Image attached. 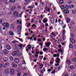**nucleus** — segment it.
<instances>
[{
    "label": "nucleus",
    "mask_w": 76,
    "mask_h": 76,
    "mask_svg": "<svg viewBox=\"0 0 76 76\" xmlns=\"http://www.w3.org/2000/svg\"><path fill=\"white\" fill-rule=\"evenodd\" d=\"M15 51L13 52L12 53V55L13 56H17L18 57H21L22 56V53H21L19 54L18 53L19 52V50L17 48H15Z\"/></svg>",
    "instance_id": "obj_1"
},
{
    "label": "nucleus",
    "mask_w": 76,
    "mask_h": 76,
    "mask_svg": "<svg viewBox=\"0 0 76 76\" xmlns=\"http://www.w3.org/2000/svg\"><path fill=\"white\" fill-rule=\"evenodd\" d=\"M56 59L57 60L55 61L58 64H55V66H59V63H60V59L58 58H57Z\"/></svg>",
    "instance_id": "obj_2"
},
{
    "label": "nucleus",
    "mask_w": 76,
    "mask_h": 76,
    "mask_svg": "<svg viewBox=\"0 0 76 76\" xmlns=\"http://www.w3.org/2000/svg\"><path fill=\"white\" fill-rule=\"evenodd\" d=\"M3 26H4V27L5 28H9V23H8L6 22L3 23L2 24Z\"/></svg>",
    "instance_id": "obj_3"
},
{
    "label": "nucleus",
    "mask_w": 76,
    "mask_h": 76,
    "mask_svg": "<svg viewBox=\"0 0 76 76\" xmlns=\"http://www.w3.org/2000/svg\"><path fill=\"white\" fill-rule=\"evenodd\" d=\"M13 14L15 17H18L19 15L18 14V12L16 11H14L13 13Z\"/></svg>",
    "instance_id": "obj_4"
},
{
    "label": "nucleus",
    "mask_w": 76,
    "mask_h": 76,
    "mask_svg": "<svg viewBox=\"0 0 76 76\" xmlns=\"http://www.w3.org/2000/svg\"><path fill=\"white\" fill-rule=\"evenodd\" d=\"M14 61L15 63H18L19 62V59L18 58H15L14 59Z\"/></svg>",
    "instance_id": "obj_5"
},
{
    "label": "nucleus",
    "mask_w": 76,
    "mask_h": 76,
    "mask_svg": "<svg viewBox=\"0 0 76 76\" xmlns=\"http://www.w3.org/2000/svg\"><path fill=\"white\" fill-rule=\"evenodd\" d=\"M10 73L11 75H13L15 73V70L13 69H11L10 70Z\"/></svg>",
    "instance_id": "obj_6"
},
{
    "label": "nucleus",
    "mask_w": 76,
    "mask_h": 76,
    "mask_svg": "<svg viewBox=\"0 0 76 76\" xmlns=\"http://www.w3.org/2000/svg\"><path fill=\"white\" fill-rule=\"evenodd\" d=\"M16 9V7L15 6H12L11 9V11L12 12H13Z\"/></svg>",
    "instance_id": "obj_7"
},
{
    "label": "nucleus",
    "mask_w": 76,
    "mask_h": 76,
    "mask_svg": "<svg viewBox=\"0 0 76 76\" xmlns=\"http://www.w3.org/2000/svg\"><path fill=\"white\" fill-rule=\"evenodd\" d=\"M9 60V58L7 57H4L3 58V60L5 62H6L7 61Z\"/></svg>",
    "instance_id": "obj_8"
},
{
    "label": "nucleus",
    "mask_w": 76,
    "mask_h": 76,
    "mask_svg": "<svg viewBox=\"0 0 76 76\" xmlns=\"http://www.w3.org/2000/svg\"><path fill=\"white\" fill-rule=\"evenodd\" d=\"M8 53H9V52L7 49H5L4 50V53L5 54H8Z\"/></svg>",
    "instance_id": "obj_9"
},
{
    "label": "nucleus",
    "mask_w": 76,
    "mask_h": 76,
    "mask_svg": "<svg viewBox=\"0 0 76 76\" xmlns=\"http://www.w3.org/2000/svg\"><path fill=\"white\" fill-rule=\"evenodd\" d=\"M12 63L13 64L12 65V67H13L16 68L18 67V65H17V64H14L13 62H12Z\"/></svg>",
    "instance_id": "obj_10"
},
{
    "label": "nucleus",
    "mask_w": 76,
    "mask_h": 76,
    "mask_svg": "<svg viewBox=\"0 0 76 76\" xmlns=\"http://www.w3.org/2000/svg\"><path fill=\"white\" fill-rule=\"evenodd\" d=\"M6 47L7 50H10L11 49V46L9 45H7Z\"/></svg>",
    "instance_id": "obj_11"
},
{
    "label": "nucleus",
    "mask_w": 76,
    "mask_h": 76,
    "mask_svg": "<svg viewBox=\"0 0 76 76\" xmlns=\"http://www.w3.org/2000/svg\"><path fill=\"white\" fill-rule=\"evenodd\" d=\"M51 23L53 24L55 20L53 18H52L50 19Z\"/></svg>",
    "instance_id": "obj_12"
},
{
    "label": "nucleus",
    "mask_w": 76,
    "mask_h": 76,
    "mask_svg": "<svg viewBox=\"0 0 76 76\" xmlns=\"http://www.w3.org/2000/svg\"><path fill=\"white\" fill-rule=\"evenodd\" d=\"M9 72V70L8 69H6L4 70V73L5 74H8V73Z\"/></svg>",
    "instance_id": "obj_13"
},
{
    "label": "nucleus",
    "mask_w": 76,
    "mask_h": 76,
    "mask_svg": "<svg viewBox=\"0 0 76 76\" xmlns=\"http://www.w3.org/2000/svg\"><path fill=\"white\" fill-rule=\"evenodd\" d=\"M64 13H69V10H64Z\"/></svg>",
    "instance_id": "obj_14"
},
{
    "label": "nucleus",
    "mask_w": 76,
    "mask_h": 76,
    "mask_svg": "<svg viewBox=\"0 0 76 76\" xmlns=\"http://www.w3.org/2000/svg\"><path fill=\"white\" fill-rule=\"evenodd\" d=\"M70 40L72 43L74 44L75 42V40L73 39L72 38L70 39Z\"/></svg>",
    "instance_id": "obj_15"
},
{
    "label": "nucleus",
    "mask_w": 76,
    "mask_h": 76,
    "mask_svg": "<svg viewBox=\"0 0 76 76\" xmlns=\"http://www.w3.org/2000/svg\"><path fill=\"white\" fill-rule=\"evenodd\" d=\"M50 44H51V42H48L46 44V45L47 47H50Z\"/></svg>",
    "instance_id": "obj_16"
},
{
    "label": "nucleus",
    "mask_w": 76,
    "mask_h": 76,
    "mask_svg": "<svg viewBox=\"0 0 76 76\" xmlns=\"http://www.w3.org/2000/svg\"><path fill=\"white\" fill-rule=\"evenodd\" d=\"M69 8H71V9H73V8H74V5L72 4L69 5Z\"/></svg>",
    "instance_id": "obj_17"
},
{
    "label": "nucleus",
    "mask_w": 76,
    "mask_h": 76,
    "mask_svg": "<svg viewBox=\"0 0 76 76\" xmlns=\"http://www.w3.org/2000/svg\"><path fill=\"white\" fill-rule=\"evenodd\" d=\"M9 58L10 60L12 61H13V60H14V58H13V57L12 56L9 57Z\"/></svg>",
    "instance_id": "obj_18"
},
{
    "label": "nucleus",
    "mask_w": 76,
    "mask_h": 76,
    "mask_svg": "<svg viewBox=\"0 0 76 76\" xmlns=\"http://www.w3.org/2000/svg\"><path fill=\"white\" fill-rule=\"evenodd\" d=\"M9 64H10L9 63L7 62L5 63V66H6V67H7V66H9Z\"/></svg>",
    "instance_id": "obj_19"
},
{
    "label": "nucleus",
    "mask_w": 76,
    "mask_h": 76,
    "mask_svg": "<svg viewBox=\"0 0 76 76\" xmlns=\"http://www.w3.org/2000/svg\"><path fill=\"white\" fill-rule=\"evenodd\" d=\"M14 27H15V25L14 24H12L11 25V29H14Z\"/></svg>",
    "instance_id": "obj_20"
},
{
    "label": "nucleus",
    "mask_w": 76,
    "mask_h": 76,
    "mask_svg": "<svg viewBox=\"0 0 76 76\" xmlns=\"http://www.w3.org/2000/svg\"><path fill=\"white\" fill-rule=\"evenodd\" d=\"M12 43H13V44H17L18 42L17 41H16L15 40H14L13 41H12Z\"/></svg>",
    "instance_id": "obj_21"
},
{
    "label": "nucleus",
    "mask_w": 76,
    "mask_h": 76,
    "mask_svg": "<svg viewBox=\"0 0 76 76\" xmlns=\"http://www.w3.org/2000/svg\"><path fill=\"white\" fill-rule=\"evenodd\" d=\"M66 63H67V64H70L71 63L70 62V61H69V60H67L66 61Z\"/></svg>",
    "instance_id": "obj_22"
},
{
    "label": "nucleus",
    "mask_w": 76,
    "mask_h": 76,
    "mask_svg": "<svg viewBox=\"0 0 76 76\" xmlns=\"http://www.w3.org/2000/svg\"><path fill=\"white\" fill-rule=\"evenodd\" d=\"M0 24H3L4 23V21L3 20H0Z\"/></svg>",
    "instance_id": "obj_23"
},
{
    "label": "nucleus",
    "mask_w": 76,
    "mask_h": 76,
    "mask_svg": "<svg viewBox=\"0 0 76 76\" xmlns=\"http://www.w3.org/2000/svg\"><path fill=\"white\" fill-rule=\"evenodd\" d=\"M21 74V73L19 71H18L17 73V76H20V75Z\"/></svg>",
    "instance_id": "obj_24"
},
{
    "label": "nucleus",
    "mask_w": 76,
    "mask_h": 76,
    "mask_svg": "<svg viewBox=\"0 0 76 76\" xmlns=\"http://www.w3.org/2000/svg\"><path fill=\"white\" fill-rule=\"evenodd\" d=\"M45 10H46L48 12H50V11L49 8H47V7L45 8Z\"/></svg>",
    "instance_id": "obj_25"
},
{
    "label": "nucleus",
    "mask_w": 76,
    "mask_h": 76,
    "mask_svg": "<svg viewBox=\"0 0 76 76\" xmlns=\"http://www.w3.org/2000/svg\"><path fill=\"white\" fill-rule=\"evenodd\" d=\"M10 35L13 36V32H12V31L10 32Z\"/></svg>",
    "instance_id": "obj_26"
},
{
    "label": "nucleus",
    "mask_w": 76,
    "mask_h": 76,
    "mask_svg": "<svg viewBox=\"0 0 76 76\" xmlns=\"http://www.w3.org/2000/svg\"><path fill=\"white\" fill-rule=\"evenodd\" d=\"M20 33H21V31H17V34L18 35H19L20 34Z\"/></svg>",
    "instance_id": "obj_27"
},
{
    "label": "nucleus",
    "mask_w": 76,
    "mask_h": 76,
    "mask_svg": "<svg viewBox=\"0 0 76 76\" xmlns=\"http://www.w3.org/2000/svg\"><path fill=\"white\" fill-rule=\"evenodd\" d=\"M10 1L11 2V3H15L16 1L15 0H10Z\"/></svg>",
    "instance_id": "obj_28"
},
{
    "label": "nucleus",
    "mask_w": 76,
    "mask_h": 76,
    "mask_svg": "<svg viewBox=\"0 0 76 76\" xmlns=\"http://www.w3.org/2000/svg\"><path fill=\"white\" fill-rule=\"evenodd\" d=\"M19 47V45H15V47L16 48H17L18 49L17 47L18 48Z\"/></svg>",
    "instance_id": "obj_29"
},
{
    "label": "nucleus",
    "mask_w": 76,
    "mask_h": 76,
    "mask_svg": "<svg viewBox=\"0 0 76 76\" xmlns=\"http://www.w3.org/2000/svg\"><path fill=\"white\" fill-rule=\"evenodd\" d=\"M70 20L69 18H67L66 20V22L67 23H69L70 22Z\"/></svg>",
    "instance_id": "obj_30"
},
{
    "label": "nucleus",
    "mask_w": 76,
    "mask_h": 76,
    "mask_svg": "<svg viewBox=\"0 0 76 76\" xmlns=\"http://www.w3.org/2000/svg\"><path fill=\"white\" fill-rule=\"evenodd\" d=\"M61 65H59L58 67V70H60V69H61Z\"/></svg>",
    "instance_id": "obj_31"
},
{
    "label": "nucleus",
    "mask_w": 76,
    "mask_h": 76,
    "mask_svg": "<svg viewBox=\"0 0 76 76\" xmlns=\"http://www.w3.org/2000/svg\"><path fill=\"white\" fill-rule=\"evenodd\" d=\"M61 8L62 9H65V7H64V6L62 5L61 6Z\"/></svg>",
    "instance_id": "obj_32"
},
{
    "label": "nucleus",
    "mask_w": 76,
    "mask_h": 76,
    "mask_svg": "<svg viewBox=\"0 0 76 76\" xmlns=\"http://www.w3.org/2000/svg\"><path fill=\"white\" fill-rule=\"evenodd\" d=\"M72 61H74V62H76V58H75L72 59Z\"/></svg>",
    "instance_id": "obj_33"
},
{
    "label": "nucleus",
    "mask_w": 76,
    "mask_h": 76,
    "mask_svg": "<svg viewBox=\"0 0 76 76\" xmlns=\"http://www.w3.org/2000/svg\"><path fill=\"white\" fill-rule=\"evenodd\" d=\"M70 67L71 69H74V66L72 65Z\"/></svg>",
    "instance_id": "obj_34"
},
{
    "label": "nucleus",
    "mask_w": 76,
    "mask_h": 76,
    "mask_svg": "<svg viewBox=\"0 0 76 76\" xmlns=\"http://www.w3.org/2000/svg\"><path fill=\"white\" fill-rule=\"evenodd\" d=\"M69 6L67 5H66L65 6V8L66 9H69Z\"/></svg>",
    "instance_id": "obj_35"
},
{
    "label": "nucleus",
    "mask_w": 76,
    "mask_h": 76,
    "mask_svg": "<svg viewBox=\"0 0 76 76\" xmlns=\"http://www.w3.org/2000/svg\"><path fill=\"white\" fill-rule=\"evenodd\" d=\"M17 38H18V39H19L20 41H21V42H23V39H20L18 37Z\"/></svg>",
    "instance_id": "obj_36"
},
{
    "label": "nucleus",
    "mask_w": 76,
    "mask_h": 76,
    "mask_svg": "<svg viewBox=\"0 0 76 76\" xmlns=\"http://www.w3.org/2000/svg\"><path fill=\"white\" fill-rule=\"evenodd\" d=\"M28 49H31V45H28Z\"/></svg>",
    "instance_id": "obj_37"
},
{
    "label": "nucleus",
    "mask_w": 76,
    "mask_h": 76,
    "mask_svg": "<svg viewBox=\"0 0 76 76\" xmlns=\"http://www.w3.org/2000/svg\"><path fill=\"white\" fill-rule=\"evenodd\" d=\"M74 24V22L73 21L71 22H70V25H73Z\"/></svg>",
    "instance_id": "obj_38"
},
{
    "label": "nucleus",
    "mask_w": 76,
    "mask_h": 76,
    "mask_svg": "<svg viewBox=\"0 0 76 76\" xmlns=\"http://www.w3.org/2000/svg\"><path fill=\"white\" fill-rule=\"evenodd\" d=\"M69 47L71 48H73V45L72 44H70L69 45Z\"/></svg>",
    "instance_id": "obj_39"
},
{
    "label": "nucleus",
    "mask_w": 76,
    "mask_h": 76,
    "mask_svg": "<svg viewBox=\"0 0 76 76\" xmlns=\"http://www.w3.org/2000/svg\"><path fill=\"white\" fill-rule=\"evenodd\" d=\"M21 26H18V29H19V30H21Z\"/></svg>",
    "instance_id": "obj_40"
},
{
    "label": "nucleus",
    "mask_w": 76,
    "mask_h": 76,
    "mask_svg": "<svg viewBox=\"0 0 76 76\" xmlns=\"http://www.w3.org/2000/svg\"><path fill=\"white\" fill-rule=\"evenodd\" d=\"M43 50H44V51H47V50H48V48H44L43 49Z\"/></svg>",
    "instance_id": "obj_41"
},
{
    "label": "nucleus",
    "mask_w": 76,
    "mask_h": 76,
    "mask_svg": "<svg viewBox=\"0 0 76 76\" xmlns=\"http://www.w3.org/2000/svg\"><path fill=\"white\" fill-rule=\"evenodd\" d=\"M71 36L72 38H75V36H74V35H73V34H71Z\"/></svg>",
    "instance_id": "obj_42"
},
{
    "label": "nucleus",
    "mask_w": 76,
    "mask_h": 76,
    "mask_svg": "<svg viewBox=\"0 0 76 76\" xmlns=\"http://www.w3.org/2000/svg\"><path fill=\"white\" fill-rule=\"evenodd\" d=\"M43 22L44 23H46L47 22V20L46 19H44L43 20Z\"/></svg>",
    "instance_id": "obj_43"
},
{
    "label": "nucleus",
    "mask_w": 76,
    "mask_h": 76,
    "mask_svg": "<svg viewBox=\"0 0 76 76\" xmlns=\"http://www.w3.org/2000/svg\"><path fill=\"white\" fill-rule=\"evenodd\" d=\"M72 1H69L68 4H72Z\"/></svg>",
    "instance_id": "obj_44"
},
{
    "label": "nucleus",
    "mask_w": 76,
    "mask_h": 76,
    "mask_svg": "<svg viewBox=\"0 0 76 76\" xmlns=\"http://www.w3.org/2000/svg\"><path fill=\"white\" fill-rule=\"evenodd\" d=\"M41 71H42V72H45V68H43L41 70Z\"/></svg>",
    "instance_id": "obj_45"
},
{
    "label": "nucleus",
    "mask_w": 76,
    "mask_h": 76,
    "mask_svg": "<svg viewBox=\"0 0 76 76\" xmlns=\"http://www.w3.org/2000/svg\"><path fill=\"white\" fill-rule=\"evenodd\" d=\"M56 73V71L55 70L51 72V73H53V74H54Z\"/></svg>",
    "instance_id": "obj_46"
},
{
    "label": "nucleus",
    "mask_w": 76,
    "mask_h": 76,
    "mask_svg": "<svg viewBox=\"0 0 76 76\" xmlns=\"http://www.w3.org/2000/svg\"><path fill=\"white\" fill-rule=\"evenodd\" d=\"M53 57H57V55L56 54H54L53 56Z\"/></svg>",
    "instance_id": "obj_47"
},
{
    "label": "nucleus",
    "mask_w": 76,
    "mask_h": 76,
    "mask_svg": "<svg viewBox=\"0 0 76 76\" xmlns=\"http://www.w3.org/2000/svg\"><path fill=\"white\" fill-rule=\"evenodd\" d=\"M2 46H1V45L0 44V50H1L2 49Z\"/></svg>",
    "instance_id": "obj_48"
},
{
    "label": "nucleus",
    "mask_w": 76,
    "mask_h": 76,
    "mask_svg": "<svg viewBox=\"0 0 76 76\" xmlns=\"http://www.w3.org/2000/svg\"><path fill=\"white\" fill-rule=\"evenodd\" d=\"M60 23L62 25V24H63V22L62 21H61L60 22Z\"/></svg>",
    "instance_id": "obj_49"
},
{
    "label": "nucleus",
    "mask_w": 76,
    "mask_h": 76,
    "mask_svg": "<svg viewBox=\"0 0 76 76\" xmlns=\"http://www.w3.org/2000/svg\"><path fill=\"white\" fill-rule=\"evenodd\" d=\"M40 55H42V54H43V52L42 51H41L40 52Z\"/></svg>",
    "instance_id": "obj_50"
},
{
    "label": "nucleus",
    "mask_w": 76,
    "mask_h": 76,
    "mask_svg": "<svg viewBox=\"0 0 76 76\" xmlns=\"http://www.w3.org/2000/svg\"><path fill=\"white\" fill-rule=\"evenodd\" d=\"M19 22H20L19 20H18L17 21V23H19Z\"/></svg>",
    "instance_id": "obj_51"
},
{
    "label": "nucleus",
    "mask_w": 76,
    "mask_h": 76,
    "mask_svg": "<svg viewBox=\"0 0 76 76\" xmlns=\"http://www.w3.org/2000/svg\"><path fill=\"white\" fill-rule=\"evenodd\" d=\"M43 44L42 43H40L39 44V45H41V47H42V46H43V45H42Z\"/></svg>",
    "instance_id": "obj_52"
},
{
    "label": "nucleus",
    "mask_w": 76,
    "mask_h": 76,
    "mask_svg": "<svg viewBox=\"0 0 76 76\" xmlns=\"http://www.w3.org/2000/svg\"><path fill=\"white\" fill-rule=\"evenodd\" d=\"M25 1H26V3H29V0H25Z\"/></svg>",
    "instance_id": "obj_53"
},
{
    "label": "nucleus",
    "mask_w": 76,
    "mask_h": 76,
    "mask_svg": "<svg viewBox=\"0 0 76 76\" xmlns=\"http://www.w3.org/2000/svg\"><path fill=\"white\" fill-rule=\"evenodd\" d=\"M63 51L64 50L63 49H61V53H63Z\"/></svg>",
    "instance_id": "obj_54"
},
{
    "label": "nucleus",
    "mask_w": 76,
    "mask_h": 76,
    "mask_svg": "<svg viewBox=\"0 0 76 76\" xmlns=\"http://www.w3.org/2000/svg\"><path fill=\"white\" fill-rule=\"evenodd\" d=\"M40 17H41V18H42H42H43V15H41V16H40Z\"/></svg>",
    "instance_id": "obj_55"
},
{
    "label": "nucleus",
    "mask_w": 76,
    "mask_h": 76,
    "mask_svg": "<svg viewBox=\"0 0 76 76\" xmlns=\"http://www.w3.org/2000/svg\"><path fill=\"white\" fill-rule=\"evenodd\" d=\"M44 66V65L43 64H42L40 65V66H42V67H43V66Z\"/></svg>",
    "instance_id": "obj_56"
},
{
    "label": "nucleus",
    "mask_w": 76,
    "mask_h": 76,
    "mask_svg": "<svg viewBox=\"0 0 76 76\" xmlns=\"http://www.w3.org/2000/svg\"><path fill=\"white\" fill-rule=\"evenodd\" d=\"M3 15V13L1 12L0 13V15Z\"/></svg>",
    "instance_id": "obj_57"
},
{
    "label": "nucleus",
    "mask_w": 76,
    "mask_h": 76,
    "mask_svg": "<svg viewBox=\"0 0 76 76\" xmlns=\"http://www.w3.org/2000/svg\"><path fill=\"white\" fill-rule=\"evenodd\" d=\"M51 71V69H48V72H50Z\"/></svg>",
    "instance_id": "obj_58"
},
{
    "label": "nucleus",
    "mask_w": 76,
    "mask_h": 76,
    "mask_svg": "<svg viewBox=\"0 0 76 76\" xmlns=\"http://www.w3.org/2000/svg\"><path fill=\"white\" fill-rule=\"evenodd\" d=\"M19 47L20 48L22 47V45L20 44V45H19Z\"/></svg>",
    "instance_id": "obj_59"
},
{
    "label": "nucleus",
    "mask_w": 76,
    "mask_h": 76,
    "mask_svg": "<svg viewBox=\"0 0 76 76\" xmlns=\"http://www.w3.org/2000/svg\"><path fill=\"white\" fill-rule=\"evenodd\" d=\"M41 39H38V42H41Z\"/></svg>",
    "instance_id": "obj_60"
},
{
    "label": "nucleus",
    "mask_w": 76,
    "mask_h": 76,
    "mask_svg": "<svg viewBox=\"0 0 76 76\" xmlns=\"http://www.w3.org/2000/svg\"><path fill=\"white\" fill-rule=\"evenodd\" d=\"M21 7L20 6H18V8L19 9H20Z\"/></svg>",
    "instance_id": "obj_61"
},
{
    "label": "nucleus",
    "mask_w": 76,
    "mask_h": 76,
    "mask_svg": "<svg viewBox=\"0 0 76 76\" xmlns=\"http://www.w3.org/2000/svg\"><path fill=\"white\" fill-rule=\"evenodd\" d=\"M33 39L34 41H36L37 40V38H36V37L34 38Z\"/></svg>",
    "instance_id": "obj_62"
},
{
    "label": "nucleus",
    "mask_w": 76,
    "mask_h": 76,
    "mask_svg": "<svg viewBox=\"0 0 76 76\" xmlns=\"http://www.w3.org/2000/svg\"><path fill=\"white\" fill-rule=\"evenodd\" d=\"M61 49H60L58 50V51L60 52V51H61Z\"/></svg>",
    "instance_id": "obj_63"
},
{
    "label": "nucleus",
    "mask_w": 76,
    "mask_h": 76,
    "mask_svg": "<svg viewBox=\"0 0 76 76\" xmlns=\"http://www.w3.org/2000/svg\"><path fill=\"white\" fill-rule=\"evenodd\" d=\"M65 76H69V75H68L67 74H66L65 75Z\"/></svg>",
    "instance_id": "obj_64"
}]
</instances>
